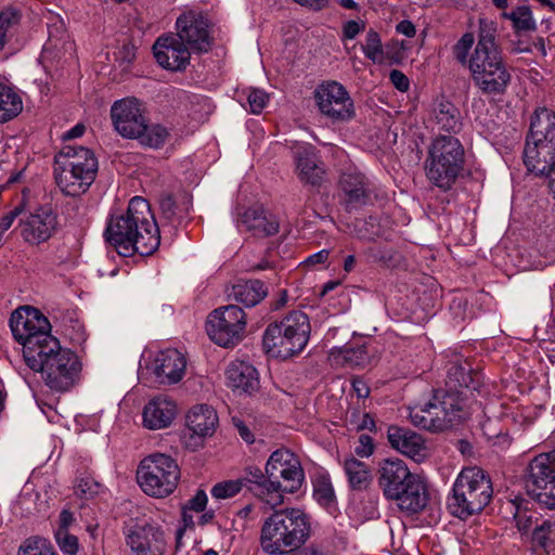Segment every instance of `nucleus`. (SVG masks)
<instances>
[{"instance_id": "obj_9", "label": "nucleus", "mask_w": 555, "mask_h": 555, "mask_svg": "<svg viewBox=\"0 0 555 555\" xmlns=\"http://www.w3.org/2000/svg\"><path fill=\"white\" fill-rule=\"evenodd\" d=\"M177 461L168 454L155 452L144 456L135 473L137 483L149 496L164 499L171 495L180 481Z\"/></svg>"}, {"instance_id": "obj_30", "label": "nucleus", "mask_w": 555, "mask_h": 555, "mask_svg": "<svg viewBox=\"0 0 555 555\" xmlns=\"http://www.w3.org/2000/svg\"><path fill=\"white\" fill-rule=\"evenodd\" d=\"M387 438L393 449L416 462L427 455L425 440L409 428L391 425L387 429Z\"/></svg>"}, {"instance_id": "obj_43", "label": "nucleus", "mask_w": 555, "mask_h": 555, "mask_svg": "<svg viewBox=\"0 0 555 555\" xmlns=\"http://www.w3.org/2000/svg\"><path fill=\"white\" fill-rule=\"evenodd\" d=\"M169 137V131L166 127L154 124L149 125L147 119L144 121V129L132 139H135L140 144L153 149H158L165 144Z\"/></svg>"}, {"instance_id": "obj_26", "label": "nucleus", "mask_w": 555, "mask_h": 555, "mask_svg": "<svg viewBox=\"0 0 555 555\" xmlns=\"http://www.w3.org/2000/svg\"><path fill=\"white\" fill-rule=\"evenodd\" d=\"M49 478L33 475L24 485L18 503L27 514L44 512L51 500Z\"/></svg>"}, {"instance_id": "obj_21", "label": "nucleus", "mask_w": 555, "mask_h": 555, "mask_svg": "<svg viewBox=\"0 0 555 555\" xmlns=\"http://www.w3.org/2000/svg\"><path fill=\"white\" fill-rule=\"evenodd\" d=\"M178 415L176 401L167 395L150 398L141 410V425L144 429L156 431L169 428Z\"/></svg>"}, {"instance_id": "obj_55", "label": "nucleus", "mask_w": 555, "mask_h": 555, "mask_svg": "<svg viewBox=\"0 0 555 555\" xmlns=\"http://www.w3.org/2000/svg\"><path fill=\"white\" fill-rule=\"evenodd\" d=\"M375 449L373 438L366 434H361L354 447V454L360 457H369Z\"/></svg>"}, {"instance_id": "obj_12", "label": "nucleus", "mask_w": 555, "mask_h": 555, "mask_svg": "<svg viewBox=\"0 0 555 555\" xmlns=\"http://www.w3.org/2000/svg\"><path fill=\"white\" fill-rule=\"evenodd\" d=\"M468 68L475 86L483 94L500 95L506 91L511 74L501 51H474Z\"/></svg>"}, {"instance_id": "obj_63", "label": "nucleus", "mask_w": 555, "mask_h": 555, "mask_svg": "<svg viewBox=\"0 0 555 555\" xmlns=\"http://www.w3.org/2000/svg\"><path fill=\"white\" fill-rule=\"evenodd\" d=\"M396 29L399 34H402V35L406 36L408 38H412L416 34L415 26L413 25V23L411 21H408V20L401 21L397 25Z\"/></svg>"}, {"instance_id": "obj_59", "label": "nucleus", "mask_w": 555, "mask_h": 555, "mask_svg": "<svg viewBox=\"0 0 555 555\" xmlns=\"http://www.w3.org/2000/svg\"><path fill=\"white\" fill-rule=\"evenodd\" d=\"M364 29V24L357 21H348L343 27L344 39H354Z\"/></svg>"}, {"instance_id": "obj_35", "label": "nucleus", "mask_w": 555, "mask_h": 555, "mask_svg": "<svg viewBox=\"0 0 555 555\" xmlns=\"http://www.w3.org/2000/svg\"><path fill=\"white\" fill-rule=\"evenodd\" d=\"M22 111V96L11 83L0 77V122L13 119Z\"/></svg>"}, {"instance_id": "obj_44", "label": "nucleus", "mask_w": 555, "mask_h": 555, "mask_svg": "<svg viewBox=\"0 0 555 555\" xmlns=\"http://www.w3.org/2000/svg\"><path fill=\"white\" fill-rule=\"evenodd\" d=\"M364 55L373 63L384 64L388 60V54L383 50L382 39L379 34L374 29H369L365 36V41L362 44Z\"/></svg>"}, {"instance_id": "obj_34", "label": "nucleus", "mask_w": 555, "mask_h": 555, "mask_svg": "<svg viewBox=\"0 0 555 555\" xmlns=\"http://www.w3.org/2000/svg\"><path fill=\"white\" fill-rule=\"evenodd\" d=\"M268 295V288L260 280L240 281L232 286L230 296L246 307L258 305Z\"/></svg>"}, {"instance_id": "obj_31", "label": "nucleus", "mask_w": 555, "mask_h": 555, "mask_svg": "<svg viewBox=\"0 0 555 555\" xmlns=\"http://www.w3.org/2000/svg\"><path fill=\"white\" fill-rule=\"evenodd\" d=\"M229 387L241 392L253 395L260 388L259 373L249 362L233 360L225 370Z\"/></svg>"}, {"instance_id": "obj_61", "label": "nucleus", "mask_w": 555, "mask_h": 555, "mask_svg": "<svg viewBox=\"0 0 555 555\" xmlns=\"http://www.w3.org/2000/svg\"><path fill=\"white\" fill-rule=\"evenodd\" d=\"M352 388L357 397L360 399H365L370 396V387L361 378L357 377L352 379Z\"/></svg>"}, {"instance_id": "obj_51", "label": "nucleus", "mask_w": 555, "mask_h": 555, "mask_svg": "<svg viewBox=\"0 0 555 555\" xmlns=\"http://www.w3.org/2000/svg\"><path fill=\"white\" fill-rule=\"evenodd\" d=\"M475 38L472 33L464 34L461 39L453 47V54L455 60L461 65H467L469 67L468 53L474 44Z\"/></svg>"}, {"instance_id": "obj_46", "label": "nucleus", "mask_w": 555, "mask_h": 555, "mask_svg": "<svg viewBox=\"0 0 555 555\" xmlns=\"http://www.w3.org/2000/svg\"><path fill=\"white\" fill-rule=\"evenodd\" d=\"M496 26L493 22L480 20L479 38L474 51H500L495 42Z\"/></svg>"}, {"instance_id": "obj_11", "label": "nucleus", "mask_w": 555, "mask_h": 555, "mask_svg": "<svg viewBox=\"0 0 555 555\" xmlns=\"http://www.w3.org/2000/svg\"><path fill=\"white\" fill-rule=\"evenodd\" d=\"M266 472L273 482L275 506L283 504V493L297 492L305 481V472L298 456L285 448L275 450L269 456Z\"/></svg>"}, {"instance_id": "obj_37", "label": "nucleus", "mask_w": 555, "mask_h": 555, "mask_svg": "<svg viewBox=\"0 0 555 555\" xmlns=\"http://www.w3.org/2000/svg\"><path fill=\"white\" fill-rule=\"evenodd\" d=\"M409 417L412 424L422 429L441 431V421L438 412L433 409V399L425 404H416L410 408Z\"/></svg>"}, {"instance_id": "obj_45", "label": "nucleus", "mask_w": 555, "mask_h": 555, "mask_svg": "<svg viewBox=\"0 0 555 555\" xmlns=\"http://www.w3.org/2000/svg\"><path fill=\"white\" fill-rule=\"evenodd\" d=\"M313 496L319 504L330 506L335 501V492L328 475L319 474L313 479Z\"/></svg>"}, {"instance_id": "obj_2", "label": "nucleus", "mask_w": 555, "mask_h": 555, "mask_svg": "<svg viewBox=\"0 0 555 555\" xmlns=\"http://www.w3.org/2000/svg\"><path fill=\"white\" fill-rule=\"evenodd\" d=\"M310 537L308 515L299 508L275 511L262 524L260 546L268 555L299 548Z\"/></svg>"}, {"instance_id": "obj_17", "label": "nucleus", "mask_w": 555, "mask_h": 555, "mask_svg": "<svg viewBox=\"0 0 555 555\" xmlns=\"http://www.w3.org/2000/svg\"><path fill=\"white\" fill-rule=\"evenodd\" d=\"M176 35L193 53H203L208 48V14L199 9H189L176 21Z\"/></svg>"}, {"instance_id": "obj_58", "label": "nucleus", "mask_w": 555, "mask_h": 555, "mask_svg": "<svg viewBox=\"0 0 555 555\" xmlns=\"http://www.w3.org/2000/svg\"><path fill=\"white\" fill-rule=\"evenodd\" d=\"M232 423L234 427L236 428L240 437L248 444L254 443L255 436L250 428L238 417H233Z\"/></svg>"}, {"instance_id": "obj_5", "label": "nucleus", "mask_w": 555, "mask_h": 555, "mask_svg": "<svg viewBox=\"0 0 555 555\" xmlns=\"http://www.w3.org/2000/svg\"><path fill=\"white\" fill-rule=\"evenodd\" d=\"M465 167V150L453 135H437L428 145L424 171L430 184L443 192L450 191Z\"/></svg>"}, {"instance_id": "obj_15", "label": "nucleus", "mask_w": 555, "mask_h": 555, "mask_svg": "<svg viewBox=\"0 0 555 555\" xmlns=\"http://www.w3.org/2000/svg\"><path fill=\"white\" fill-rule=\"evenodd\" d=\"M320 112L335 121H346L354 116L353 101L346 88L337 81H325L314 91Z\"/></svg>"}, {"instance_id": "obj_7", "label": "nucleus", "mask_w": 555, "mask_h": 555, "mask_svg": "<svg viewBox=\"0 0 555 555\" xmlns=\"http://www.w3.org/2000/svg\"><path fill=\"white\" fill-rule=\"evenodd\" d=\"M98 172L93 152L82 146H65L54 159V177L60 190L68 196L88 191Z\"/></svg>"}, {"instance_id": "obj_3", "label": "nucleus", "mask_w": 555, "mask_h": 555, "mask_svg": "<svg viewBox=\"0 0 555 555\" xmlns=\"http://www.w3.org/2000/svg\"><path fill=\"white\" fill-rule=\"evenodd\" d=\"M25 363L34 372L41 373L46 384L56 391L72 388L82 370L79 357L69 348L62 347L56 338L48 339V344H43Z\"/></svg>"}, {"instance_id": "obj_28", "label": "nucleus", "mask_w": 555, "mask_h": 555, "mask_svg": "<svg viewBox=\"0 0 555 555\" xmlns=\"http://www.w3.org/2000/svg\"><path fill=\"white\" fill-rule=\"evenodd\" d=\"M433 409L442 422L441 431L452 428L468 417L465 403L456 392L437 391L433 397Z\"/></svg>"}, {"instance_id": "obj_10", "label": "nucleus", "mask_w": 555, "mask_h": 555, "mask_svg": "<svg viewBox=\"0 0 555 555\" xmlns=\"http://www.w3.org/2000/svg\"><path fill=\"white\" fill-rule=\"evenodd\" d=\"M10 327L14 338L22 345L24 361L38 351L48 339H54L50 334L48 319L34 307L16 309L10 318Z\"/></svg>"}, {"instance_id": "obj_50", "label": "nucleus", "mask_w": 555, "mask_h": 555, "mask_svg": "<svg viewBox=\"0 0 555 555\" xmlns=\"http://www.w3.org/2000/svg\"><path fill=\"white\" fill-rule=\"evenodd\" d=\"M56 544L64 555H77L80 548L78 538L69 531H54Z\"/></svg>"}, {"instance_id": "obj_6", "label": "nucleus", "mask_w": 555, "mask_h": 555, "mask_svg": "<svg viewBox=\"0 0 555 555\" xmlns=\"http://www.w3.org/2000/svg\"><path fill=\"white\" fill-rule=\"evenodd\" d=\"M493 487L490 476L480 467H465L457 475L448 499L450 513L466 520L482 512L491 502Z\"/></svg>"}, {"instance_id": "obj_24", "label": "nucleus", "mask_w": 555, "mask_h": 555, "mask_svg": "<svg viewBox=\"0 0 555 555\" xmlns=\"http://www.w3.org/2000/svg\"><path fill=\"white\" fill-rule=\"evenodd\" d=\"M208 440V406L205 403L194 404L185 414L182 431V443L191 451L205 447Z\"/></svg>"}, {"instance_id": "obj_20", "label": "nucleus", "mask_w": 555, "mask_h": 555, "mask_svg": "<svg viewBox=\"0 0 555 555\" xmlns=\"http://www.w3.org/2000/svg\"><path fill=\"white\" fill-rule=\"evenodd\" d=\"M153 52L159 66L172 72L184 70L192 53L176 34L160 36L153 46Z\"/></svg>"}, {"instance_id": "obj_27", "label": "nucleus", "mask_w": 555, "mask_h": 555, "mask_svg": "<svg viewBox=\"0 0 555 555\" xmlns=\"http://www.w3.org/2000/svg\"><path fill=\"white\" fill-rule=\"evenodd\" d=\"M295 164L298 178L311 186H321L325 178V166L311 145L295 151Z\"/></svg>"}, {"instance_id": "obj_57", "label": "nucleus", "mask_w": 555, "mask_h": 555, "mask_svg": "<svg viewBox=\"0 0 555 555\" xmlns=\"http://www.w3.org/2000/svg\"><path fill=\"white\" fill-rule=\"evenodd\" d=\"M389 79L399 91L405 92L409 90V78L401 70L392 69L389 74Z\"/></svg>"}, {"instance_id": "obj_19", "label": "nucleus", "mask_w": 555, "mask_h": 555, "mask_svg": "<svg viewBox=\"0 0 555 555\" xmlns=\"http://www.w3.org/2000/svg\"><path fill=\"white\" fill-rule=\"evenodd\" d=\"M114 129L124 138L132 139L144 129V107L135 98L117 100L111 107Z\"/></svg>"}, {"instance_id": "obj_4", "label": "nucleus", "mask_w": 555, "mask_h": 555, "mask_svg": "<svg viewBox=\"0 0 555 555\" xmlns=\"http://www.w3.org/2000/svg\"><path fill=\"white\" fill-rule=\"evenodd\" d=\"M378 486L387 499L397 501L398 507L408 514H416L427 504L425 485L400 459H386L379 464Z\"/></svg>"}, {"instance_id": "obj_53", "label": "nucleus", "mask_w": 555, "mask_h": 555, "mask_svg": "<svg viewBox=\"0 0 555 555\" xmlns=\"http://www.w3.org/2000/svg\"><path fill=\"white\" fill-rule=\"evenodd\" d=\"M18 21V14L15 10L8 9L0 13V51L4 49L8 42V33L10 28Z\"/></svg>"}, {"instance_id": "obj_25", "label": "nucleus", "mask_w": 555, "mask_h": 555, "mask_svg": "<svg viewBox=\"0 0 555 555\" xmlns=\"http://www.w3.org/2000/svg\"><path fill=\"white\" fill-rule=\"evenodd\" d=\"M132 555H163L166 548L164 532L154 525L138 526L127 535Z\"/></svg>"}, {"instance_id": "obj_1", "label": "nucleus", "mask_w": 555, "mask_h": 555, "mask_svg": "<svg viewBox=\"0 0 555 555\" xmlns=\"http://www.w3.org/2000/svg\"><path fill=\"white\" fill-rule=\"evenodd\" d=\"M105 236L107 242L124 257L134 254L149 256L159 246V230L146 199L135 196L127 210L112 216Z\"/></svg>"}, {"instance_id": "obj_47", "label": "nucleus", "mask_w": 555, "mask_h": 555, "mask_svg": "<svg viewBox=\"0 0 555 555\" xmlns=\"http://www.w3.org/2000/svg\"><path fill=\"white\" fill-rule=\"evenodd\" d=\"M17 555H59L53 545L42 538L26 539L20 546Z\"/></svg>"}, {"instance_id": "obj_38", "label": "nucleus", "mask_w": 555, "mask_h": 555, "mask_svg": "<svg viewBox=\"0 0 555 555\" xmlns=\"http://www.w3.org/2000/svg\"><path fill=\"white\" fill-rule=\"evenodd\" d=\"M331 358L336 364L350 369L364 367L370 363V354L364 345L346 346L336 352H332Z\"/></svg>"}, {"instance_id": "obj_22", "label": "nucleus", "mask_w": 555, "mask_h": 555, "mask_svg": "<svg viewBox=\"0 0 555 555\" xmlns=\"http://www.w3.org/2000/svg\"><path fill=\"white\" fill-rule=\"evenodd\" d=\"M341 203L347 211L365 206L371 201V184L369 179L357 170L341 173L339 179Z\"/></svg>"}, {"instance_id": "obj_62", "label": "nucleus", "mask_w": 555, "mask_h": 555, "mask_svg": "<svg viewBox=\"0 0 555 555\" xmlns=\"http://www.w3.org/2000/svg\"><path fill=\"white\" fill-rule=\"evenodd\" d=\"M160 207L163 212L166 215L167 218L171 219L177 215V207L173 198L171 196H168L160 202Z\"/></svg>"}, {"instance_id": "obj_52", "label": "nucleus", "mask_w": 555, "mask_h": 555, "mask_svg": "<svg viewBox=\"0 0 555 555\" xmlns=\"http://www.w3.org/2000/svg\"><path fill=\"white\" fill-rule=\"evenodd\" d=\"M347 420L351 426L358 431L360 430H374L375 422L370 413L361 414L359 410L352 409L347 413Z\"/></svg>"}, {"instance_id": "obj_29", "label": "nucleus", "mask_w": 555, "mask_h": 555, "mask_svg": "<svg viewBox=\"0 0 555 555\" xmlns=\"http://www.w3.org/2000/svg\"><path fill=\"white\" fill-rule=\"evenodd\" d=\"M237 228L255 237H268L279 232L280 224L276 218L262 207H250L238 215Z\"/></svg>"}, {"instance_id": "obj_64", "label": "nucleus", "mask_w": 555, "mask_h": 555, "mask_svg": "<svg viewBox=\"0 0 555 555\" xmlns=\"http://www.w3.org/2000/svg\"><path fill=\"white\" fill-rule=\"evenodd\" d=\"M328 256H330V251L327 249H322L311 256H309L307 259H306V263L307 264H322V263H325L326 260L328 259Z\"/></svg>"}, {"instance_id": "obj_42", "label": "nucleus", "mask_w": 555, "mask_h": 555, "mask_svg": "<svg viewBox=\"0 0 555 555\" xmlns=\"http://www.w3.org/2000/svg\"><path fill=\"white\" fill-rule=\"evenodd\" d=\"M207 504V495L205 490L201 489L188 502L182 509V526L177 530V542L180 543L183 532L194 526L192 513H201L205 509Z\"/></svg>"}, {"instance_id": "obj_36", "label": "nucleus", "mask_w": 555, "mask_h": 555, "mask_svg": "<svg viewBox=\"0 0 555 555\" xmlns=\"http://www.w3.org/2000/svg\"><path fill=\"white\" fill-rule=\"evenodd\" d=\"M532 548L539 554L555 555V521L543 520L531 533Z\"/></svg>"}, {"instance_id": "obj_8", "label": "nucleus", "mask_w": 555, "mask_h": 555, "mask_svg": "<svg viewBox=\"0 0 555 555\" xmlns=\"http://www.w3.org/2000/svg\"><path fill=\"white\" fill-rule=\"evenodd\" d=\"M310 332L308 315L299 310L292 311L267 326L262 336L263 350L272 358L286 360L305 349Z\"/></svg>"}, {"instance_id": "obj_54", "label": "nucleus", "mask_w": 555, "mask_h": 555, "mask_svg": "<svg viewBox=\"0 0 555 555\" xmlns=\"http://www.w3.org/2000/svg\"><path fill=\"white\" fill-rule=\"evenodd\" d=\"M269 95L260 89H250L247 94V103L253 114H259L267 106Z\"/></svg>"}, {"instance_id": "obj_13", "label": "nucleus", "mask_w": 555, "mask_h": 555, "mask_svg": "<svg viewBox=\"0 0 555 555\" xmlns=\"http://www.w3.org/2000/svg\"><path fill=\"white\" fill-rule=\"evenodd\" d=\"M527 485L537 502L555 509V449L534 456L527 466Z\"/></svg>"}, {"instance_id": "obj_39", "label": "nucleus", "mask_w": 555, "mask_h": 555, "mask_svg": "<svg viewBox=\"0 0 555 555\" xmlns=\"http://www.w3.org/2000/svg\"><path fill=\"white\" fill-rule=\"evenodd\" d=\"M345 474L352 490H364L371 483V473L369 466L353 456L345 460Z\"/></svg>"}, {"instance_id": "obj_32", "label": "nucleus", "mask_w": 555, "mask_h": 555, "mask_svg": "<svg viewBox=\"0 0 555 555\" xmlns=\"http://www.w3.org/2000/svg\"><path fill=\"white\" fill-rule=\"evenodd\" d=\"M242 482V488H246L255 498L271 508L276 507L273 498V482L270 480L267 472H262L257 466H248L244 469V475L237 479Z\"/></svg>"}, {"instance_id": "obj_23", "label": "nucleus", "mask_w": 555, "mask_h": 555, "mask_svg": "<svg viewBox=\"0 0 555 555\" xmlns=\"http://www.w3.org/2000/svg\"><path fill=\"white\" fill-rule=\"evenodd\" d=\"M185 369V357L175 348L157 351L151 364L156 379L164 385L178 384L183 378Z\"/></svg>"}, {"instance_id": "obj_16", "label": "nucleus", "mask_w": 555, "mask_h": 555, "mask_svg": "<svg viewBox=\"0 0 555 555\" xmlns=\"http://www.w3.org/2000/svg\"><path fill=\"white\" fill-rule=\"evenodd\" d=\"M20 233L23 241L30 246L48 242L57 231V215L50 207H39L24 214L20 221Z\"/></svg>"}, {"instance_id": "obj_56", "label": "nucleus", "mask_w": 555, "mask_h": 555, "mask_svg": "<svg viewBox=\"0 0 555 555\" xmlns=\"http://www.w3.org/2000/svg\"><path fill=\"white\" fill-rule=\"evenodd\" d=\"M100 485L94 480L86 478L81 479L76 486L75 492L85 498H91L99 492Z\"/></svg>"}, {"instance_id": "obj_49", "label": "nucleus", "mask_w": 555, "mask_h": 555, "mask_svg": "<svg viewBox=\"0 0 555 555\" xmlns=\"http://www.w3.org/2000/svg\"><path fill=\"white\" fill-rule=\"evenodd\" d=\"M242 482L235 480H223L216 483L211 490V495L217 500H225L235 496L242 490Z\"/></svg>"}, {"instance_id": "obj_60", "label": "nucleus", "mask_w": 555, "mask_h": 555, "mask_svg": "<svg viewBox=\"0 0 555 555\" xmlns=\"http://www.w3.org/2000/svg\"><path fill=\"white\" fill-rule=\"evenodd\" d=\"M75 521L74 515L68 509H63L60 513L59 517V526L55 529V531H68V528L73 525Z\"/></svg>"}, {"instance_id": "obj_48", "label": "nucleus", "mask_w": 555, "mask_h": 555, "mask_svg": "<svg viewBox=\"0 0 555 555\" xmlns=\"http://www.w3.org/2000/svg\"><path fill=\"white\" fill-rule=\"evenodd\" d=\"M370 261L382 266H391L395 261V251L387 246L375 244L365 250Z\"/></svg>"}, {"instance_id": "obj_41", "label": "nucleus", "mask_w": 555, "mask_h": 555, "mask_svg": "<svg viewBox=\"0 0 555 555\" xmlns=\"http://www.w3.org/2000/svg\"><path fill=\"white\" fill-rule=\"evenodd\" d=\"M501 17L512 22V27L517 35L531 33L537 29L535 20L528 5L516 7L511 12L504 11L501 13Z\"/></svg>"}, {"instance_id": "obj_40", "label": "nucleus", "mask_w": 555, "mask_h": 555, "mask_svg": "<svg viewBox=\"0 0 555 555\" xmlns=\"http://www.w3.org/2000/svg\"><path fill=\"white\" fill-rule=\"evenodd\" d=\"M435 120L440 130L457 133L462 128L459 108L451 102L439 103L435 111Z\"/></svg>"}, {"instance_id": "obj_33", "label": "nucleus", "mask_w": 555, "mask_h": 555, "mask_svg": "<svg viewBox=\"0 0 555 555\" xmlns=\"http://www.w3.org/2000/svg\"><path fill=\"white\" fill-rule=\"evenodd\" d=\"M448 384L454 390L460 388L478 390L480 386V375L473 370L469 362L457 359L449 364Z\"/></svg>"}, {"instance_id": "obj_18", "label": "nucleus", "mask_w": 555, "mask_h": 555, "mask_svg": "<svg viewBox=\"0 0 555 555\" xmlns=\"http://www.w3.org/2000/svg\"><path fill=\"white\" fill-rule=\"evenodd\" d=\"M534 126L535 114L533 113L522 152L524 164L529 172L547 176L555 169V149L548 139L535 137Z\"/></svg>"}, {"instance_id": "obj_14", "label": "nucleus", "mask_w": 555, "mask_h": 555, "mask_svg": "<svg viewBox=\"0 0 555 555\" xmlns=\"http://www.w3.org/2000/svg\"><path fill=\"white\" fill-rule=\"evenodd\" d=\"M210 320L212 331L210 340L223 348H234L244 338L246 315L236 305H228L215 309Z\"/></svg>"}]
</instances>
